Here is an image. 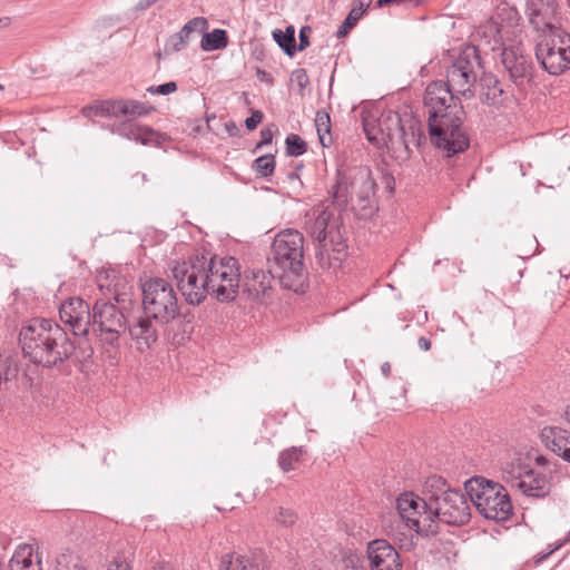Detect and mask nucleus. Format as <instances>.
Listing matches in <instances>:
<instances>
[{
    "label": "nucleus",
    "instance_id": "obj_47",
    "mask_svg": "<svg viewBox=\"0 0 570 570\" xmlns=\"http://www.w3.org/2000/svg\"><path fill=\"white\" fill-rule=\"evenodd\" d=\"M403 2H409V3H412L414 6H419L423 2V0H377L376 2V6L379 8H383L385 6H389V4H400V3H403Z\"/></svg>",
    "mask_w": 570,
    "mask_h": 570
},
{
    "label": "nucleus",
    "instance_id": "obj_9",
    "mask_svg": "<svg viewBox=\"0 0 570 570\" xmlns=\"http://www.w3.org/2000/svg\"><path fill=\"white\" fill-rule=\"evenodd\" d=\"M142 311L156 323L167 325L179 315L178 299L171 284L160 277L146 281L141 285Z\"/></svg>",
    "mask_w": 570,
    "mask_h": 570
},
{
    "label": "nucleus",
    "instance_id": "obj_55",
    "mask_svg": "<svg viewBox=\"0 0 570 570\" xmlns=\"http://www.w3.org/2000/svg\"><path fill=\"white\" fill-rule=\"evenodd\" d=\"M155 2V0H140L138 3H137V9L138 10H145L147 9L149 6H151L153 3Z\"/></svg>",
    "mask_w": 570,
    "mask_h": 570
},
{
    "label": "nucleus",
    "instance_id": "obj_42",
    "mask_svg": "<svg viewBox=\"0 0 570 570\" xmlns=\"http://www.w3.org/2000/svg\"><path fill=\"white\" fill-rule=\"evenodd\" d=\"M185 26L189 27L191 33H203L208 28V21L204 17H196L190 19Z\"/></svg>",
    "mask_w": 570,
    "mask_h": 570
},
{
    "label": "nucleus",
    "instance_id": "obj_59",
    "mask_svg": "<svg viewBox=\"0 0 570 570\" xmlns=\"http://www.w3.org/2000/svg\"><path fill=\"white\" fill-rule=\"evenodd\" d=\"M535 461L540 465H546L547 462H548V460L544 456H542V455L537 456Z\"/></svg>",
    "mask_w": 570,
    "mask_h": 570
},
{
    "label": "nucleus",
    "instance_id": "obj_11",
    "mask_svg": "<svg viewBox=\"0 0 570 570\" xmlns=\"http://www.w3.org/2000/svg\"><path fill=\"white\" fill-rule=\"evenodd\" d=\"M396 509L410 530L425 537L438 533V523L432 520V505L428 495L422 498L413 492H404L396 500Z\"/></svg>",
    "mask_w": 570,
    "mask_h": 570
},
{
    "label": "nucleus",
    "instance_id": "obj_39",
    "mask_svg": "<svg viewBox=\"0 0 570 570\" xmlns=\"http://www.w3.org/2000/svg\"><path fill=\"white\" fill-rule=\"evenodd\" d=\"M297 517L296 513L288 508L281 507L278 509V513L276 514V521L285 527L293 525L296 521Z\"/></svg>",
    "mask_w": 570,
    "mask_h": 570
},
{
    "label": "nucleus",
    "instance_id": "obj_40",
    "mask_svg": "<svg viewBox=\"0 0 570 570\" xmlns=\"http://www.w3.org/2000/svg\"><path fill=\"white\" fill-rule=\"evenodd\" d=\"M177 90V83L175 81H168L166 83L159 86H150L147 88V91L151 95H163L167 96Z\"/></svg>",
    "mask_w": 570,
    "mask_h": 570
},
{
    "label": "nucleus",
    "instance_id": "obj_36",
    "mask_svg": "<svg viewBox=\"0 0 570 570\" xmlns=\"http://www.w3.org/2000/svg\"><path fill=\"white\" fill-rule=\"evenodd\" d=\"M276 166L275 156L273 154H267L259 156L253 161L252 169L259 177H268L274 174Z\"/></svg>",
    "mask_w": 570,
    "mask_h": 570
},
{
    "label": "nucleus",
    "instance_id": "obj_60",
    "mask_svg": "<svg viewBox=\"0 0 570 570\" xmlns=\"http://www.w3.org/2000/svg\"><path fill=\"white\" fill-rule=\"evenodd\" d=\"M564 420L570 424V406L564 411Z\"/></svg>",
    "mask_w": 570,
    "mask_h": 570
},
{
    "label": "nucleus",
    "instance_id": "obj_38",
    "mask_svg": "<svg viewBox=\"0 0 570 570\" xmlns=\"http://www.w3.org/2000/svg\"><path fill=\"white\" fill-rule=\"evenodd\" d=\"M360 9H351L347 17L344 19L342 24L338 27L336 31L337 38H344L347 33L356 26L357 21L363 17L362 11Z\"/></svg>",
    "mask_w": 570,
    "mask_h": 570
},
{
    "label": "nucleus",
    "instance_id": "obj_62",
    "mask_svg": "<svg viewBox=\"0 0 570 570\" xmlns=\"http://www.w3.org/2000/svg\"><path fill=\"white\" fill-rule=\"evenodd\" d=\"M287 178H288L289 180L297 179V178H298V174H297V173H289V174L287 175Z\"/></svg>",
    "mask_w": 570,
    "mask_h": 570
},
{
    "label": "nucleus",
    "instance_id": "obj_4",
    "mask_svg": "<svg viewBox=\"0 0 570 570\" xmlns=\"http://www.w3.org/2000/svg\"><path fill=\"white\" fill-rule=\"evenodd\" d=\"M19 343L24 357L47 368L63 364L76 350L66 330L47 318H36L23 326L19 333Z\"/></svg>",
    "mask_w": 570,
    "mask_h": 570
},
{
    "label": "nucleus",
    "instance_id": "obj_7",
    "mask_svg": "<svg viewBox=\"0 0 570 570\" xmlns=\"http://www.w3.org/2000/svg\"><path fill=\"white\" fill-rule=\"evenodd\" d=\"M333 215L322 210L307 227L315 246V259L322 268L340 265L347 255V245Z\"/></svg>",
    "mask_w": 570,
    "mask_h": 570
},
{
    "label": "nucleus",
    "instance_id": "obj_18",
    "mask_svg": "<svg viewBox=\"0 0 570 570\" xmlns=\"http://www.w3.org/2000/svg\"><path fill=\"white\" fill-rule=\"evenodd\" d=\"M371 570H402L396 549L384 539H375L367 544Z\"/></svg>",
    "mask_w": 570,
    "mask_h": 570
},
{
    "label": "nucleus",
    "instance_id": "obj_26",
    "mask_svg": "<svg viewBox=\"0 0 570 570\" xmlns=\"http://www.w3.org/2000/svg\"><path fill=\"white\" fill-rule=\"evenodd\" d=\"M32 556L33 549L31 546H19L9 561V570H42L41 559L38 558L33 562Z\"/></svg>",
    "mask_w": 570,
    "mask_h": 570
},
{
    "label": "nucleus",
    "instance_id": "obj_51",
    "mask_svg": "<svg viewBox=\"0 0 570 570\" xmlns=\"http://www.w3.org/2000/svg\"><path fill=\"white\" fill-rule=\"evenodd\" d=\"M417 345L422 351H429L431 348V341L424 336L417 340Z\"/></svg>",
    "mask_w": 570,
    "mask_h": 570
},
{
    "label": "nucleus",
    "instance_id": "obj_34",
    "mask_svg": "<svg viewBox=\"0 0 570 570\" xmlns=\"http://www.w3.org/2000/svg\"><path fill=\"white\" fill-rule=\"evenodd\" d=\"M315 127L320 144L323 147H330L333 142L331 136V117L325 110H318L315 115Z\"/></svg>",
    "mask_w": 570,
    "mask_h": 570
},
{
    "label": "nucleus",
    "instance_id": "obj_46",
    "mask_svg": "<svg viewBox=\"0 0 570 570\" xmlns=\"http://www.w3.org/2000/svg\"><path fill=\"white\" fill-rule=\"evenodd\" d=\"M293 79L301 89H305L309 83V79L305 69H297L294 71Z\"/></svg>",
    "mask_w": 570,
    "mask_h": 570
},
{
    "label": "nucleus",
    "instance_id": "obj_35",
    "mask_svg": "<svg viewBox=\"0 0 570 570\" xmlns=\"http://www.w3.org/2000/svg\"><path fill=\"white\" fill-rule=\"evenodd\" d=\"M82 115L87 118L92 116H114L117 117L116 112V100L97 101L94 105L82 108Z\"/></svg>",
    "mask_w": 570,
    "mask_h": 570
},
{
    "label": "nucleus",
    "instance_id": "obj_32",
    "mask_svg": "<svg viewBox=\"0 0 570 570\" xmlns=\"http://www.w3.org/2000/svg\"><path fill=\"white\" fill-rule=\"evenodd\" d=\"M228 45L227 32L224 29H214L212 32L204 33L200 48L204 51H215L224 49Z\"/></svg>",
    "mask_w": 570,
    "mask_h": 570
},
{
    "label": "nucleus",
    "instance_id": "obj_8",
    "mask_svg": "<svg viewBox=\"0 0 570 570\" xmlns=\"http://www.w3.org/2000/svg\"><path fill=\"white\" fill-rule=\"evenodd\" d=\"M466 494L476 510L485 519L505 521L512 514L513 507L507 489L498 482L475 476L465 483Z\"/></svg>",
    "mask_w": 570,
    "mask_h": 570
},
{
    "label": "nucleus",
    "instance_id": "obj_56",
    "mask_svg": "<svg viewBox=\"0 0 570 570\" xmlns=\"http://www.w3.org/2000/svg\"><path fill=\"white\" fill-rule=\"evenodd\" d=\"M381 372L382 374L385 376V377H389L390 374H391V365L389 362H384L382 365H381Z\"/></svg>",
    "mask_w": 570,
    "mask_h": 570
},
{
    "label": "nucleus",
    "instance_id": "obj_53",
    "mask_svg": "<svg viewBox=\"0 0 570 570\" xmlns=\"http://www.w3.org/2000/svg\"><path fill=\"white\" fill-rule=\"evenodd\" d=\"M181 38L188 43L191 32L189 31V27L184 26L179 32H177Z\"/></svg>",
    "mask_w": 570,
    "mask_h": 570
},
{
    "label": "nucleus",
    "instance_id": "obj_63",
    "mask_svg": "<svg viewBox=\"0 0 570 570\" xmlns=\"http://www.w3.org/2000/svg\"><path fill=\"white\" fill-rule=\"evenodd\" d=\"M193 130H194L195 132H202V128H200V126L195 127Z\"/></svg>",
    "mask_w": 570,
    "mask_h": 570
},
{
    "label": "nucleus",
    "instance_id": "obj_58",
    "mask_svg": "<svg viewBox=\"0 0 570 570\" xmlns=\"http://www.w3.org/2000/svg\"><path fill=\"white\" fill-rule=\"evenodd\" d=\"M11 23V19L9 17L0 18V28H6Z\"/></svg>",
    "mask_w": 570,
    "mask_h": 570
},
{
    "label": "nucleus",
    "instance_id": "obj_30",
    "mask_svg": "<svg viewBox=\"0 0 570 570\" xmlns=\"http://www.w3.org/2000/svg\"><path fill=\"white\" fill-rule=\"evenodd\" d=\"M154 110L151 106H148L141 101L138 100H131V99H119L116 100V112L117 117L120 116H146L150 114Z\"/></svg>",
    "mask_w": 570,
    "mask_h": 570
},
{
    "label": "nucleus",
    "instance_id": "obj_64",
    "mask_svg": "<svg viewBox=\"0 0 570 570\" xmlns=\"http://www.w3.org/2000/svg\"><path fill=\"white\" fill-rule=\"evenodd\" d=\"M568 541H570V531L568 532V535H567V538L564 539L563 543H564V542H568Z\"/></svg>",
    "mask_w": 570,
    "mask_h": 570
},
{
    "label": "nucleus",
    "instance_id": "obj_49",
    "mask_svg": "<svg viewBox=\"0 0 570 570\" xmlns=\"http://www.w3.org/2000/svg\"><path fill=\"white\" fill-rule=\"evenodd\" d=\"M382 183L389 193L394 191L395 180L394 177L389 173H382Z\"/></svg>",
    "mask_w": 570,
    "mask_h": 570
},
{
    "label": "nucleus",
    "instance_id": "obj_28",
    "mask_svg": "<svg viewBox=\"0 0 570 570\" xmlns=\"http://www.w3.org/2000/svg\"><path fill=\"white\" fill-rule=\"evenodd\" d=\"M53 570H89V567L78 553L65 549L57 554Z\"/></svg>",
    "mask_w": 570,
    "mask_h": 570
},
{
    "label": "nucleus",
    "instance_id": "obj_13",
    "mask_svg": "<svg viewBox=\"0 0 570 570\" xmlns=\"http://www.w3.org/2000/svg\"><path fill=\"white\" fill-rule=\"evenodd\" d=\"M501 63L510 81L520 90H524L534 78V63L521 46L504 47L501 52Z\"/></svg>",
    "mask_w": 570,
    "mask_h": 570
},
{
    "label": "nucleus",
    "instance_id": "obj_43",
    "mask_svg": "<svg viewBox=\"0 0 570 570\" xmlns=\"http://www.w3.org/2000/svg\"><path fill=\"white\" fill-rule=\"evenodd\" d=\"M187 46V42L179 36L178 33L173 35L167 43L166 50H170L171 52H178L183 50Z\"/></svg>",
    "mask_w": 570,
    "mask_h": 570
},
{
    "label": "nucleus",
    "instance_id": "obj_1",
    "mask_svg": "<svg viewBox=\"0 0 570 570\" xmlns=\"http://www.w3.org/2000/svg\"><path fill=\"white\" fill-rule=\"evenodd\" d=\"M171 277L190 305H198L207 295L220 303L236 299L240 288V272L237 258L227 256L194 254L185 261H174L169 265Z\"/></svg>",
    "mask_w": 570,
    "mask_h": 570
},
{
    "label": "nucleus",
    "instance_id": "obj_15",
    "mask_svg": "<svg viewBox=\"0 0 570 570\" xmlns=\"http://www.w3.org/2000/svg\"><path fill=\"white\" fill-rule=\"evenodd\" d=\"M352 186L356 188L355 203L361 215L364 217L371 216L377 209L376 181L372 171L367 167L357 168L353 176Z\"/></svg>",
    "mask_w": 570,
    "mask_h": 570
},
{
    "label": "nucleus",
    "instance_id": "obj_27",
    "mask_svg": "<svg viewBox=\"0 0 570 570\" xmlns=\"http://www.w3.org/2000/svg\"><path fill=\"white\" fill-rule=\"evenodd\" d=\"M350 177L345 170L338 168L335 175V184L332 188V203L338 208H344L348 200Z\"/></svg>",
    "mask_w": 570,
    "mask_h": 570
},
{
    "label": "nucleus",
    "instance_id": "obj_48",
    "mask_svg": "<svg viewBox=\"0 0 570 570\" xmlns=\"http://www.w3.org/2000/svg\"><path fill=\"white\" fill-rule=\"evenodd\" d=\"M107 570H132L128 562L120 559H115L109 563Z\"/></svg>",
    "mask_w": 570,
    "mask_h": 570
},
{
    "label": "nucleus",
    "instance_id": "obj_50",
    "mask_svg": "<svg viewBox=\"0 0 570 570\" xmlns=\"http://www.w3.org/2000/svg\"><path fill=\"white\" fill-rule=\"evenodd\" d=\"M225 129L229 134V136H237L239 132V128L234 121L226 122Z\"/></svg>",
    "mask_w": 570,
    "mask_h": 570
},
{
    "label": "nucleus",
    "instance_id": "obj_37",
    "mask_svg": "<svg viewBox=\"0 0 570 570\" xmlns=\"http://www.w3.org/2000/svg\"><path fill=\"white\" fill-rule=\"evenodd\" d=\"M307 142L296 134H289L285 139V150L287 156H302L307 151Z\"/></svg>",
    "mask_w": 570,
    "mask_h": 570
},
{
    "label": "nucleus",
    "instance_id": "obj_12",
    "mask_svg": "<svg viewBox=\"0 0 570 570\" xmlns=\"http://www.w3.org/2000/svg\"><path fill=\"white\" fill-rule=\"evenodd\" d=\"M126 322L119 307L110 302L97 301L92 306L90 331L105 344L118 341Z\"/></svg>",
    "mask_w": 570,
    "mask_h": 570
},
{
    "label": "nucleus",
    "instance_id": "obj_61",
    "mask_svg": "<svg viewBox=\"0 0 570 570\" xmlns=\"http://www.w3.org/2000/svg\"><path fill=\"white\" fill-rule=\"evenodd\" d=\"M214 119H216V116H215V115H212V116H207V117H206V128H207V129H209V128H210V127H209V122H210V120H214Z\"/></svg>",
    "mask_w": 570,
    "mask_h": 570
},
{
    "label": "nucleus",
    "instance_id": "obj_24",
    "mask_svg": "<svg viewBox=\"0 0 570 570\" xmlns=\"http://www.w3.org/2000/svg\"><path fill=\"white\" fill-rule=\"evenodd\" d=\"M476 76L466 75V71L455 70L449 67L446 70V80L444 81L459 97H473L472 87L476 81Z\"/></svg>",
    "mask_w": 570,
    "mask_h": 570
},
{
    "label": "nucleus",
    "instance_id": "obj_17",
    "mask_svg": "<svg viewBox=\"0 0 570 570\" xmlns=\"http://www.w3.org/2000/svg\"><path fill=\"white\" fill-rule=\"evenodd\" d=\"M126 324L130 338L135 342L137 350L141 352L149 350L157 342V326L160 323H156L154 317L142 312L140 315L127 320Z\"/></svg>",
    "mask_w": 570,
    "mask_h": 570
},
{
    "label": "nucleus",
    "instance_id": "obj_2",
    "mask_svg": "<svg viewBox=\"0 0 570 570\" xmlns=\"http://www.w3.org/2000/svg\"><path fill=\"white\" fill-rule=\"evenodd\" d=\"M423 102L432 145L445 157L465 151L470 138L463 125L465 111L460 97L443 80H435L428 85Z\"/></svg>",
    "mask_w": 570,
    "mask_h": 570
},
{
    "label": "nucleus",
    "instance_id": "obj_10",
    "mask_svg": "<svg viewBox=\"0 0 570 570\" xmlns=\"http://www.w3.org/2000/svg\"><path fill=\"white\" fill-rule=\"evenodd\" d=\"M535 58L551 76H560L570 70V33L560 28L537 36Z\"/></svg>",
    "mask_w": 570,
    "mask_h": 570
},
{
    "label": "nucleus",
    "instance_id": "obj_31",
    "mask_svg": "<svg viewBox=\"0 0 570 570\" xmlns=\"http://www.w3.org/2000/svg\"><path fill=\"white\" fill-rule=\"evenodd\" d=\"M306 453L303 446H292L279 452L277 462L283 472H289L296 469V463Z\"/></svg>",
    "mask_w": 570,
    "mask_h": 570
},
{
    "label": "nucleus",
    "instance_id": "obj_25",
    "mask_svg": "<svg viewBox=\"0 0 570 570\" xmlns=\"http://www.w3.org/2000/svg\"><path fill=\"white\" fill-rule=\"evenodd\" d=\"M451 68L466 71V75H473L478 77L479 71L482 69V65L476 47L466 46L464 49H462L460 55L453 61Z\"/></svg>",
    "mask_w": 570,
    "mask_h": 570
},
{
    "label": "nucleus",
    "instance_id": "obj_41",
    "mask_svg": "<svg viewBox=\"0 0 570 570\" xmlns=\"http://www.w3.org/2000/svg\"><path fill=\"white\" fill-rule=\"evenodd\" d=\"M274 125L267 126L261 130V140L256 144L253 153L262 149L264 146L272 144L274 136Z\"/></svg>",
    "mask_w": 570,
    "mask_h": 570
},
{
    "label": "nucleus",
    "instance_id": "obj_57",
    "mask_svg": "<svg viewBox=\"0 0 570 570\" xmlns=\"http://www.w3.org/2000/svg\"><path fill=\"white\" fill-rule=\"evenodd\" d=\"M561 546H562V543L557 546L553 550H550L548 553H544V554L538 557L535 560V563L537 564L541 563L544 559H547L554 550L559 549Z\"/></svg>",
    "mask_w": 570,
    "mask_h": 570
},
{
    "label": "nucleus",
    "instance_id": "obj_33",
    "mask_svg": "<svg viewBox=\"0 0 570 570\" xmlns=\"http://www.w3.org/2000/svg\"><path fill=\"white\" fill-rule=\"evenodd\" d=\"M273 38L287 56L293 57L296 53L295 29L293 26L286 27L285 31L275 29Z\"/></svg>",
    "mask_w": 570,
    "mask_h": 570
},
{
    "label": "nucleus",
    "instance_id": "obj_20",
    "mask_svg": "<svg viewBox=\"0 0 570 570\" xmlns=\"http://www.w3.org/2000/svg\"><path fill=\"white\" fill-rule=\"evenodd\" d=\"M512 487L518 488L523 494L532 498H544L550 493L551 485L547 475L529 469H519L512 481Z\"/></svg>",
    "mask_w": 570,
    "mask_h": 570
},
{
    "label": "nucleus",
    "instance_id": "obj_29",
    "mask_svg": "<svg viewBox=\"0 0 570 570\" xmlns=\"http://www.w3.org/2000/svg\"><path fill=\"white\" fill-rule=\"evenodd\" d=\"M256 566L238 552H228L222 556L218 570H255Z\"/></svg>",
    "mask_w": 570,
    "mask_h": 570
},
{
    "label": "nucleus",
    "instance_id": "obj_54",
    "mask_svg": "<svg viewBox=\"0 0 570 570\" xmlns=\"http://www.w3.org/2000/svg\"><path fill=\"white\" fill-rule=\"evenodd\" d=\"M508 11H509V20L518 23V21L520 20V14H519L518 10L514 8H510Z\"/></svg>",
    "mask_w": 570,
    "mask_h": 570
},
{
    "label": "nucleus",
    "instance_id": "obj_3",
    "mask_svg": "<svg viewBox=\"0 0 570 570\" xmlns=\"http://www.w3.org/2000/svg\"><path fill=\"white\" fill-rule=\"evenodd\" d=\"M366 138L377 148H386L396 158L409 159L412 148L426 140L422 122L412 115L386 110L380 117H363Z\"/></svg>",
    "mask_w": 570,
    "mask_h": 570
},
{
    "label": "nucleus",
    "instance_id": "obj_19",
    "mask_svg": "<svg viewBox=\"0 0 570 570\" xmlns=\"http://www.w3.org/2000/svg\"><path fill=\"white\" fill-rule=\"evenodd\" d=\"M274 277L271 272L253 269L245 274L240 285L242 293L253 301L266 304L272 296V281Z\"/></svg>",
    "mask_w": 570,
    "mask_h": 570
},
{
    "label": "nucleus",
    "instance_id": "obj_23",
    "mask_svg": "<svg viewBox=\"0 0 570 570\" xmlns=\"http://www.w3.org/2000/svg\"><path fill=\"white\" fill-rule=\"evenodd\" d=\"M117 132L128 139L140 142L141 145H160L164 139V135L160 132L149 127L136 126L130 121L121 122L117 128Z\"/></svg>",
    "mask_w": 570,
    "mask_h": 570
},
{
    "label": "nucleus",
    "instance_id": "obj_16",
    "mask_svg": "<svg viewBox=\"0 0 570 570\" xmlns=\"http://www.w3.org/2000/svg\"><path fill=\"white\" fill-rule=\"evenodd\" d=\"M558 10L557 0H527L525 14L530 26L537 32V36L550 32V29H560L554 23Z\"/></svg>",
    "mask_w": 570,
    "mask_h": 570
},
{
    "label": "nucleus",
    "instance_id": "obj_45",
    "mask_svg": "<svg viewBox=\"0 0 570 570\" xmlns=\"http://www.w3.org/2000/svg\"><path fill=\"white\" fill-rule=\"evenodd\" d=\"M309 32H311L309 27H303L299 30V36H298L299 43H298V46H296V51H303L304 49H306L309 46Z\"/></svg>",
    "mask_w": 570,
    "mask_h": 570
},
{
    "label": "nucleus",
    "instance_id": "obj_14",
    "mask_svg": "<svg viewBox=\"0 0 570 570\" xmlns=\"http://www.w3.org/2000/svg\"><path fill=\"white\" fill-rule=\"evenodd\" d=\"M91 312L92 307L87 301L73 296L61 303L59 317L75 336H85L90 332Z\"/></svg>",
    "mask_w": 570,
    "mask_h": 570
},
{
    "label": "nucleus",
    "instance_id": "obj_52",
    "mask_svg": "<svg viewBox=\"0 0 570 570\" xmlns=\"http://www.w3.org/2000/svg\"><path fill=\"white\" fill-rule=\"evenodd\" d=\"M358 4L356 7H353L352 9H361L362 16L366 12L368 7L372 3V0H357Z\"/></svg>",
    "mask_w": 570,
    "mask_h": 570
},
{
    "label": "nucleus",
    "instance_id": "obj_6",
    "mask_svg": "<svg viewBox=\"0 0 570 570\" xmlns=\"http://www.w3.org/2000/svg\"><path fill=\"white\" fill-rule=\"evenodd\" d=\"M423 495H428L432 505L433 522L449 525H463L470 521V498L466 491L453 489L440 475L429 476L423 484Z\"/></svg>",
    "mask_w": 570,
    "mask_h": 570
},
{
    "label": "nucleus",
    "instance_id": "obj_5",
    "mask_svg": "<svg viewBox=\"0 0 570 570\" xmlns=\"http://www.w3.org/2000/svg\"><path fill=\"white\" fill-rule=\"evenodd\" d=\"M276 277L283 288L304 292L307 273L304 265V236L296 229L279 232L272 244Z\"/></svg>",
    "mask_w": 570,
    "mask_h": 570
},
{
    "label": "nucleus",
    "instance_id": "obj_22",
    "mask_svg": "<svg viewBox=\"0 0 570 570\" xmlns=\"http://www.w3.org/2000/svg\"><path fill=\"white\" fill-rule=\"evenodd\" d=\"M479 86V98L482 104L494 107L502 105L505 99V90L497 76L493 73H483L480 77Z\"/></svg>",
    "mask_w": 570,
    "mask_h": 570
},
{
    "label": "nucleus",
    "instance_id": "obj_44",
    "mask_svg": "<svg viewBox=\"0 0 570 570\" xmlns=\"http://www.w3.org/2000/svg\"><path fill=\"white\" fill-rule=\"evenodd\" d=\"M263 117L264 115L261 110H253L252 115L245 120L246 128L248 130H254L258 126V124L262 122Z\"/></svg>",
    "mask_w": 570,
    "mask_h": 570
},
{
    "label": "nucleus",
    "instance_id": "obj_21",
    "mask_svg": "<svg viewBox=\"0 0 570 570\" xmlns=\"http://www.w3.org/2000/svg\"><path fill=\"white\" fill-rule=\"evenodd\" d=\"M541 439L548 450L570 463V431L561 426H546Z\"/></svg>",
    "mask_w": 570,
    "mask_h": 570
}]
</instances>
